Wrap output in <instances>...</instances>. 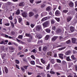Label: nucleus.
<instances>
[{"instance_id":"f704fd0d","label":"nucleus","mask_w":77,"mask_h":77,"mask_svg":"<svg viewBox=\"0 0 77 77\" xmlns=\"http://www.w3.org/2000/svg\"><path fill=\"white\" fill-rule=\"evenodd\" d=\"M71 40H69L66 42V44H70L71 43Z\"/></svg>"},{"instance_id":"680f3d73","label":"nucleus","mask_w":77,"mask_h":77,"mask_svg":"<svg viewBox=\"0 0 77 77\" xmlns=\"http://www.w3.org/2000/svg\"><path fill=\"white\" fill-rule=\"evenodd\" d=\"M59 39H60V40H61V39H63V37L61 36H60L59 37Z\"/></svg>"},{"instance_id":"4c0bfd02","label":"nucleus","mask_w":77,"mask_h":77,"mask_svg":"<svg viewBox=\"0 0 77 77\" xmlns=\"http://www.w3.org/2000/svg\"><path fill=\"white\" fill-rule=\"evenodd\" d=\"M7 5H12V3L11 2H8L7 3Z\"/></svg>"},{"instance_id":"f8f14e48","label":"nucleus","mask_w":77,"mask_h":77,"mask_svg":"<svg viewBox=\"0 0 77 77\" xmlns=\"http://www.w3.org/2000/svg\"><path fill=\"white\" fill-rule=\"evenodd\" d=\"M77 40L75 38H72V43H75V41Z\"/></svg>"},{"instance_id":"e433bc0d","label":"nucleus","mask_w":77,"mask_h":77,"mask_svg":"<svg viewBox=\"0 0 77 77\" xmlns=\"http://www.w3.org/2000/svg\"><path fill=\"white\" fill-rule=\"evenodd\" d=\"M63 12L64 13H66L67 12H68V11L67 10H63Z\"/></svg>"},{"instance_id":"cd10ccee","label":"nucleus","mask_w":77,"mask_h":77,"mask_svg":"<svg viewBox=\"0 0 77 77\" xmlns=\"http://www.w3.org/2000/svg\"><path fill=\"white\" fill-rule=\"evenodd\" d=\"M51 63H52L53 64L54 63V59H52L51 60Z\"/></svg>"},{"instance_id":"bf43d9fd","label":"nucleus","mask_w":77,"mask_h":77,"mask_svg":"<svg viewBox=\"0 0 77 77\" xmlns=\"http://www.w3.org/2000/svg\"><path fill=\"white\" fill-rule=\"evenodd\" d=\"M26 36H28V37H30V35L29 34H26Z\"/></svg>"},{"instance_id":"0eeeda50","label":"nucleus","mask_w":77,"mask_h":77,"mask_svg":"<svg viewBox=\"0 0 77 77\" xmlns=\"http://www.w3.org/2000/svg\"><path fill=\"white\" fill-rule=\"evenodd\" d=\"M43 50L44 52L47 51V47L46 46H44L43 48Z\"/></svg>"},{"instance_id":"c9c22d12","label":"nucleus","mask_w":77,"mask_h":77,"mask_svg":"<svg viewBox=\"0 0 77 77\" xmlns=\"http://www.w3.org/2000/svg\"><path fill=\"white\" fill-rule=\"evenodd\" d=\"M30 63L32 65H35V61H31L30 62Z\"/></svg>"},{"instance_id":"473e14b6","label":"nucleus","mask_w":77,"mask_h":77,"mask_svg":"<svg viewBox=\"0 0 77 77\" xmlns=\"http://www.w3.org/2000/svg\"><path fill=\"white\" fill-rule=\"evenodd\" d=\"M52 29L54 30H56V26H52Z\"/></svg>"},{"instance_id":"37998d69","label":"nucleus","mask_w":77,"mask_h":77,"mask_svg":"<svg viewBox=\"0 0 77 77\" xmlns=\"http://www.w3.org/2000/svg\"><path fill=\"white\" fill-rule=\"evenodd\" d=\"M11 24L12 26V28H14V24L12 22H11Z\"/></svg>"},{"instance_id":"09e8293b","label":"nucleus","mask_w":77,"mask_h":77,"mask_svg":"<svg viewBox=\"0 0 77 77\" xmlns=\"http://www.w3.org/2000/svg\"><path fill=\"white\" fill-rule=\"evenodd\" d=\"M57 62L58 63H61V61L59 59H57Z\"/></svg>"},{"instance_id":"6ab92c4d","label":"nucleus","mask_w":77,"mask_h":77,"mask_svg":"<svg viewBox=\"0 0 77 77\" xmlns=\"http://www.w3.org/2000/svg\"><path fill=\"white\" fill-rule=\"evenodd\" d=\"M20 14V10L18 9L17 10L16 12V14L17 15H19Z\"/></svg>"},{"instance_id":"5fc2aeb1","label":"nucleus","mask_w":77,"mask_h":77,"mask_svg":"<svg viewBox=\"0 0 77 77\" xmlns=\"http://www.w3.org/2000/svg\"><path fill=\"white\" fill-rule=\"evenodd\" d=\"M55 19L58 22H59L60 21V19L59 18H55Z\"/></svg>"},{"instance_id":"1a4fd4ad","label":"nucleus","mask_w":77,"mask_h":77,"mask_svg":"<svg viewBox=\"0 0 77 77\" xmlns=\"http://www.w3.org/2000/svg\"><path fill=\"white\" fill-rule=\"evenodd\" d=\"M63 54H59V57L61 59H63Z\"/></svg>"},{"instance_id":"4be33fe9","label":"nucleus","mask_w":77,"mask_h":77,"mask_svg":"<svg viewBox=\"0 0 77 77\" xmlns=\"http://www.w3.org/2000/svg\"><path fill=\"white\" fill-rule=\"evenodd\" d=\"M5 71L6 73V74H7V73H8V69L7 67H5Z\"/></svg>"},{"instance_id":"f3484780","label":"nucleus","mask_w":77,"mask_h":77,"mask_svg":"<svg viewBox=\"0 0 77 77\" xmlns=\"http://www.w3.org/2000/svg\"><path fill=\"white\" fill-rule=\"evenodd\" d=\"M45 6H46V5H45V4H41V8L42 9V8H45Z\"/></svg>"},{"instance_id":"dca6fc26","label":"nucleus","mask_w":77,"mask_h":77,"mask_svg":"<svg viewBox=\"0 0 77 77\" xmlns=\"http://www.w3.org/2000/svg\"><path fill=\"white\" fill-rule=\"evenodd\" d=\"M71 17H68L67 18V21L69 22L71 21Z\"/></svg>"},{"instance_id":"423d86ee","label":"nucleus","mask_w":77,"mask_h":77,"mask_svg":"<svg viewBox=\"0 0 77 77\" xmlns=\"http://www.w3.org/2000/svg\"><path fill=\"white\" fill-rule=\"evenodd\" d=\"M34 15V13L32 11H31L29 13V17H31L32 16Z\"/></svg>"},{"instance_id":"a878e982","label":"nucleus","mask_w":77,"mask_h":77,"mask_svg":"<svg viewBox=\"0 0 77 77\" xmlns=\"http://www.w3.org/2000/svg\"><path fill=\"white\" fill-rule=\"evenodd\" d=\"M66 59L67 61H70V60H71L69 59V56L67 57L66 58Z\"/></svg>"},{"instance_id":"2f4dec72","label":"nucleus","mask_w":77,"mask_h":77,"mask_svg":"<svg viewBox=\"0 0 77 77\" xmlns=\"http://www.w3.org/2000/svg\"><path fill=\"white\" fill-rule=\"evenodd\" d=\"M73 54H77V52L75 51V50H73Z\"/></svg>"},{"instance_id":"774afa93","label":"nucleus","mask_w":77,"mask_h":77,"mask_svg":"<svg viewBox=\"0 0 77 77\" xmlns=\"http://www.w3.org/2000/svg\"><path fill=\"white\" fill-rule=\"evenodd\" d=\"M77 1H76L75 2V8H76V7H77Z\"/></svg>"},{"instance_id":"0e129e2a","label":"nucleus","mask_w":77,"mask_h":77,"mask_svg":"<svg viewBox=\"0 0 77 77\" xmlns=\"http://www.w3.org/2000/svg\"><path fill=\"white\" fill-rule=\"evenodd\" d=\"M34 1V0H30L29 2L31 3H33V2Z\"/></svg>"},{"instance_id":"a18cd8bd","label":"nucleus","mask_w":77,"mask_h":77,"mask_svg":"<svg viewBox=\"0 0 77 77\" xmlns=\"http://www.w3.org/2000/svg\"><path fill=\"white\" fill-rule=\"evenodd\" d=\"M19 23H21V21H22V19L21 18H19Z\"/></svg>"},{"instance_id":"2eb2a0df","label":"nucleus","mask_w":77,"mask_h":77,"mask_svg":"<svg viewBox=\"0 0 77 77\" xmlns=\"http://www.w3.org/2000/svg\"><path fill=\"white\" fill-rule=\"evenodd\" d=\"M71 51H68L66 52L65 54L66 55H69V54H71Z\"/></svg>"},{"instance_id":"f257e3e1","label":"nucleus","mask_w":77,"mask_h":77,"mask_svg":"<svg viewBox=\"0 0 77 77\" xmlns=\"http://www.w3.org/2000/svg\"><path fill=\"white\" fill-rule=\"evenodd\" d=\"M50 21L49 20H48L45 22L44 23H43V26L44 27H47L50 26Z\"/></svg>"},{"instance_id":"4d7b16f0","label":"nucleus","mask_w":77,"mask_h":77,"mask_svg":"<svg viewBox=\"0 0 77 77\" xmlns=\"http://www.w3.org/2000/svg\"><path fill=\"white\" fill-rule=\"evenodd\" d=\"M9 49H10V50H14V48H12V47H9Z\"/></svg>"},{"instance_id":"de8ad7c7","label":"nucleus","mask_w":77,"mask_h":77,"mask_svg":"<svg viewBox=\"0 0 77 77\" xmlns=\"http://www.w3.org/2000/svg\"><path fill=\"white\" fill-rule=\"evenodd\" d=\"M41 3V1H38V2H35V3L36 4H38L39 3Z\"/></svg>"},{"instance_id":"b1692460","label":"nucleus","mask_w":77,"mask_h":77,"mask_svg":"<svg viewBox=\"0 0 77 77\" xmlns=\"http://www.w3.org/2000/svg\"><path fill=\"white\" fill-rule=\"evenodd\" d=\"M50 38V36L48 35H47L45 37V40H48V38Z\"/></svg>"},{"instance_id":"9b49d317","label":"nucleus","mask_w":77,"mask_h":77,"mask_svg":"<svg viewBox=\"0 0 77 77\" xmlns=\"http://www.w3.org/2000/svg\"><path fill=\"white\" fill-rule=\"evenodd\" d=\"M57 38H58V37L57 36H55L54 37L51 39L52 41H55L56 40V39H57Z\"/></svg>"},{"instance_id":"79ce46f5","label":"nucleus","mask_w":77,"mask_h":77,"mask_svg":"<svg viewBox=\"0 0 77 77\" xmlns=\"http://www.w3.org/2000/svg\"><path fill=\"white\" fill-rule=\"evenodd\" d=\"M19 38H20V39H23V35H19L18 36Z\"/></svg>"},{"instance_id":"864d4df0","label":"nucleus","mask_w":77,"mask_h":77,"mask_svg":"<svg viewBox=\"0 0 77 77\" xmlns=\"http://www.w3.org/2000/svg\"><path fill=\"white\" fill-rule=\"evenodd\" d=\"M31 57L33 59H35V57L34 55H32L31 56Z\"/></svg>"},{"instance_id":"ea45409f","label":"nucleus","mask_w":77,"mask_h":77,"mask_svg":"<svg viewBox=\"0 0 77 77\" xmlns=\"http://www.w3.org/2000/svg\"><path fill=\"white\" fill-rule=\"evenodd\" d=\"M15 61H16V63L17 64H18L20 63V61H19V60H16Z\"/></svg>"},{"instance_id":"9d476101","label":"nucleus","mask_w":77,"mask_h":77,"mask_svg":"<svg viewBox=\"0 0 77 77\" xmlns=\"http://www.w3.org/2000/svg\"><path fill=\"white\" fill-rule=\"evenodd\" d=\"M48 17H44L43 18H42V19L41 21L43 22L44 21H45L46 20H48Z\"/></svg>"},{"instance_id":"c756f323","label":"nucleus","mask_w":77,"mask_h":77,"mask_svg":"<svg viewBox=\"0 0 77 77\" xmlns=\"http://www.w3.org/2000/svg\"><path fill=\"white\" fill-rule=\"evenodd\" d=\"M33 52L34 53H36V49H34L32 50V51H31V52Z\"/></svg>"},{"instance_id":"f03ea898","label":"nucleus","mask_w":77,"mask_h":77,"mask_svg":"<svg viewBox=\"0 0 77 77\" xmlns=\"http://www.w3.org/2000/svg\"><path fill=\"white\" fill-rule=\"evenodd\" d=\"M22 15L24 18H26L27 17V12H24L22 13Z\"/></svg>"},{"instance_id":"a211bd4d","label":"nucleus","mask_w":77,"mask_h":77,"mask_svg":"<svg viewBox=\"0 0 77 77\" xmlns=\"http://www.w3.org/2000/svg\"><path fill=\"white\" fill-rule=\"evenodd\" d=\"M36 36H37V38L38 39H41V38H42V35H39V34H37L36 35Z\"/></svg>"},{"instance_id":"49530a36","label":"nucleus","mask_w":77,"mask_h":77,"mask_svg":"<svg viewBox=\"0 0 77 77\" xmlns=\"http://www.w3.org/2000/svg\"><path fill=\"white\" fill-rule=\"evenodd\" d=\"M27 67H29V66H24V68L26 69H27Z\"/></svg>"},{"instance_id":"5701e85b","label":"nucleus","mask_w":77,"mask_h":77,"mask_svg":"<svg viewBox=\"0 0 77 77\" xmlns=\"http://www.w3.org/2000/svg\"><path fill=\"white\" fill-rule=\"evenodd\" d=\"M41 61L42 62V63L44 64L45 63H46L45 60H43V58L41 59Z\"/></svg>"},{"instance_id":"20e7f679","label":"nucleus","mask_w":77,"mask_h":77,"mask_svg":"<svg viewBox=\"0 0 77 77\" xmlns=\"http://www.w3.org/2000/svg\"><path fill=\"white\" fill-rule=\"evenodd\" d=\"M62 32V29L60 28H58L56 31V33H61Z\"/></svg>"},{"instance_id":"a19ab883","label":"nucleus","mask_w":77,"mask_h":77,"mask_svg":"<svg viewBox=\"0 0 77 77\" xmlns=\"http://www.w3.org/2000/svg\"><path fill=\"white\" fill-rule=\"evenodd\" d=\"M71 57L72 59H73L74 60H75V58L74 57V56L73 55L71 56Z\"/></svg>"},{"instance_id":"6e6d98bb","label":"nucleus","mask_w":77,"mask_h":77,"mask_svg":"<svg viewBox=\"0 0 77 77\" xmlns=\"http://www.w3.org/2000/svg\"><path fill=\"white\" fill-rule=\"evenodd\" d=\"M12 44H14V45H15V46H18V45H17V44H16L15 43L13 42L12 43Z\"/></svg>"},{"instance_id":"338daca9","label":"nucleus","mask_w":77,"mask_h":77,"mask_svg":"<svg viewBox=\"0 0 77 77\" xmlns=\"http://www.w3.org/2000/svg\"><path fill=\"white\" fill-rule=\"evenodd\" d=\"M5 38H9V36H8V35L6 34H5Z\"/></svg>"},{"instance_id":"69168bd1","label":"nucleus","mask_w":77,"mask_h":77,"mask_svg":"<svg viewBox=\"0 0 77 77\" xmlns=\"http://www.w3.org/2000/svg\"><path fill=\"white\" fill-rule=\"evenodd\" d=\"M8 18L10 19V20H12V17H8Z\"/></svg>"},{"instance_id":"c85d7f7f","label":"nucleus","mask_w":77,"mask_h":77,"mask_svg":"<svg viewBox=\"0 0 77 77\" xmlns=\"http://www.w3.org/2000/svg\"><path fill=\"white\" fill-rule=\"evenodd\" d=\"M46 31L47 33H50V29H46Z\"/></svg>"},{"instance_id":"bb28decb","label":"nucleus","mask_w":77,"mask_h":77,"mask_svg":"<svg viewBox=\"0 0 77 77\" xmlns=\"http://www.w3.org/2000/svg\"><path fill=\"white\" fill-rule=\"evenodd\" d=\"M65 48H66V47H62L61 48H59L58 49V50H60V51L62 50H63L64 49H65Z\"/></svg>"},{"instance_id":"4468645a","label":"nucleus","mask_w":77,"mask_h":77,"mask_svg":"<svg viewBox=\"0 0 77 77\" xmlns=\"http://www.w3.org/2000/svg\"><path fill=\"white\" fill-rule=\"evenodd\" d=\"M70 30L71 32H73L74 31V28L73 26H71L70 27Z\"/></svg>"},{"instance_id":"8fccbe9b","label":"nucleus","mask_w":77,"mask_h":77,"mask_svg":"<svg viewBox=\"0 0 77 77\" xmlns=\"http://www.w3.org/2000/svg\"><path fill=\"white\" fill-rule=\"evenodd\" d=\"M63 65H65L66 64V62L65 61H63L62 62Z\"/></svg>"},{"instance_id":"603ef678","label":"nucleus","mask_w":77,"mask_h":77,"mask_svg":"<svg viewBox=\"0 0 77 77\" xmlns=\"http://www.w3.org/2000/svg\"><path fill=\"white\" fill-rule=\"evenodd\" d=\"M14 22H15V23H14L15 24H16L17 21V19L16 18L14 19Z\"/></svg>"},{"instance_id":"412c9836","label":"nucleus","mask_w":77,"mask_h":77,"mask_svg":"<svg viewBox=\"0 0 77 77\" xmlns=\"http://www.w3.org/2000/svg\"><path fill=\"white\" fill-rule=\"evenodd\" d=\"M24 5V2H23L20 3L19 5V6H23Z\"/></svg>"},{"instance_id":"393cba45","label":"nucleus","mask_w":77,"mask_h":77,"mask_svg":"<svg viewBox=\"0 0 77 77\" xmlns=\"http://www.w3.org/2000/svg\"><path fill=\"white\" fill-rule=\"evenodd\" d=\"M47 55L48 56H51L52 55H51V52H48L47 53Z\"/></svg>"},{"instance_id":"7ed1b4c3","label":"nucleus","mask_w":77,"mask_h":77,"mask_svg":"<svg viewBox=\"0 0 77 77\" xmlns=\"http://www.w3.org/2000/svg\"><path fill=\"white\" fill-rule=\"evenodd\" d=\"M55 15L56 16H60V11H59L58 10H57L55 12Z\"/></svg>"},{"instance_id":"13d9d810","label":"nucleus","mask_w":77,"mask_h":77,"mask_svg":"<svg viewBox=\"0 0 77 77\" xmlns=\"http://www.w3.org/2000/svg\"><path fill=\"white\" fill-rule=\"evenodd\" d=\"M35 26V25H34V24H31V27H32V28H33V27H34Z\"/></svg>"},{"instance_id":"58836bf2","label":"nucleus","mask_w":77,"mask_h":77,"mask_svg":"<svg viewBox=\"0 0 77 77\" xmlns=\"http://www.w3.org/2000/svg\"><path fill=\"white\" fill-rule=\"evenodd\" d=\"M51 24H54V20H51Z\"/></svg>"},{"instance_id":"72a5a7b5","label":"nucleus","mask_w":77,"mask_h":77,"mask_svg":"<svg viewBox=\"0 0 77 77\" xmlns=\"http://www.w3.org/2000/svg\"><path fill=\"white\" fill-rule=\"evenodd\" d=\"M34 17L35 18H38V17H39V15H38V14H37L35 15Z\"/></svg>"},{"instance_id":"39448f33","label":"nucleus","mask_w":77,"mask_h":77,"mask_svg":"<svg viewBox=\"0 0 77 77\" xmlns=\"http://www.w3.org/2000/svg\"><path fill=\"white\" fill-rule=\"evenodd\" d=\"M41 29V26L38 25L36 27V30L38 31H39Z\"/></svg>"},{"instance_id":"ddd939ff","label":"nucleus","mask_w":77,"mask_h":77,"mask_svg":"<svg viewBox=\"0 0 77 77\" xmlns=\"http://www.w3.org/2000/svg\"><path fill=\"white\" fill-rule=\"evenodd\" d=\"M2 59H5V56H6V54H2Z\"/></svg>"},{"instance_id":"3c124183","label":"nucleus","mask_w":77,"mask_h":77,"mask_svg":"<svg viewBox=\"0 0 77 77\" xmlns=\"http://www.w3.org/2000/svg\"><path fill=\"white\" fill-rule=\"evenodd\" d=\"M15 32L14 31H12L11 32V34H12V35H15Z\"/></svg>"},{"instance_id":"7c9ffc66","label":"nucleus","mask_w":77,"mask_h":77,"mask_svg":"<svg viewBox=\"0 0 77 77\" xmlns=\"http://www.w3.org/2000/svg\"><path fill=\"white\" fill-rule=\"evenodd\" d=\"M4 41H2L1 42H0V44H7V43L5 44V43H4Z\"/></svg>"},{"instance_id":"c03bdc74","label":"nucleus","mask_w":77,"mask_h":77,"mask_svg":"<svg viewBox=\"0 0 77 77\" xmlns=\"http://www.w3.org/2000/svg\"><path fill=\"white\" fill-rule=\"evenodd\" d=\"M50 63H49L48 66L47 67H46V69H49V68H50Z\"/></svg>"},{"instance_id":"6e6552de","label":"nucleus","mask_w":77,"mask_h":77,"mask_svg":"<svg viewBox=\"0 0 77 77\" xmlns=\"http://www.w3.org/2000/svg\"><path fill=\"white\" fill-rule=\"evenodd\" d=\"M51 10V7L50 6H48L46 8V10L47 11H50Z\"/></svg>"},{"instance_id":"aec40b11","label":"nucleus","mask_w":77,"mask_h":77,"mask_svg":"<svg viewBox=\"0 0 77 77\" xmlns=\"http://www.w3.org/2000/svg\"><path fill=\"white\" fill-rule=\"evenodd\" d=\"M69 5L70 7H73L74 6V4L72 2H70Z\"/></svg>"},{"instance_id":"052dcab7","label":"nucleus","mask_w":77,"mask_h":77,"mask_svg":"<svg viewBox=\"0 0 77 77\" xmlns=\"http://www.w3.org/2000/svg\"><path fill=\"white\" fill-rule=\"evenodd\" d=\"M38 50L39 51H41L42 49H41V47H40L38 48Z\"/></svg>"},{"instance_id":"e2e57ef3","label":"nucleus","mask_w":77,"mask_h":77,"mask_svg":"<svg viewBox=\"0 0 77 77\" xmlns=\"http://www.w3.org/2000/svg\"><path fill=\"white\" fill-rule=\"evenodd\" d=\"M15 66H16V68H17L18 69H20V68H19V66H18V65L16 64Z\"/></svg>"}]
</instances>
